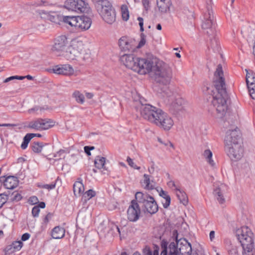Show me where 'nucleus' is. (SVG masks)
<instances>
[{"instance_id":"bf43d9fd","label":"nucleus","mask_w":255,"mask_h":255,"mask_svg":"<svg viewBox=\"0 0 255 255\" xmlns=\"http://www.w3.org/2000/svg\"><path fill=\"white\" fill-rule=\"evenodd\" d=\"M94 149V147L93 146H86L84 147V151H85V153L88 155H91L90 151Z\"/></svg>"},{"instance_id":"f3484780","label":"nucleus","mask_w":255,"mask_h":255,"mask_svg":"<svg viewBox=\"0 0 255 255\" xmlns=\"http://www.w3.org/2000/svg\"><path fill=\"white\" fill-rule=\"evenodd\" d=\"M240 137L241 133L238 128L228 130L225 138V147L234 145L235 144H241L240 142Z\"/></svg>"},{"instance_id":"72a5a7b5","label":"nucleus","mask_w":255,"mask_h":255,"mask_svg":"<svg viewBox=\"0 0 255 255\" xmlns=\"http://www.w3.org/2000/svg\"><path fill=\"white\" fill-rule=\"evenodd\" d=\"M72 97L75 99L77 103L83 104L85 102L84 95L79 91H75L72 95Z\"/></svg>"},{"instance_id":"f8f14e48","label":"nucleus","mask_w":255,"mask_h":255,"mask_svg":"<svg viewBox=\"0 0 255 255\" xmlns=\"http://www.w3.org/2000/svg\"><path fill=\"white\" fill-rule=\"evenodd\" d=\"M55 125V122L48 119H37L29 123L28 127L36 130H47Z\"/></svg>"},{"instance_id":"052dcab7","label":"nucleus","mask_w":255,"mask_h":255,"mask_svg":"<svg viewBox=\"0 0 255 255\" xmlns=\"http://www.w3.org/2000/svg\"><path fill=\"white\" fill-rule=\"evenodd\" d=\"M127 161L128 163V165L133 168L136 165L133 161L132 159L130 158L129 157H127Z\"/></svg>"},{"instance_id":"f03ea898","label":"nucleus","mask_w":255,"mask_h":255,"mask_svg":"<svg viewBox=\"0 0 255 255\" xmlns=\"http://www.w3.org/2000/svg\"><path fill=\"white\" fill-rule=\"evenodd\" d=\"M61 56L66 60L88 61L91 58L89 50L85 48L83 42L79 38L71 40L70 45Z\"/></svg>"},{"instance_id":"f257e3e1","label":"nucleus","mask_w":255,"mask_h":255,"mask_svg":"<svg viewBox=\"0 0 255 255\" xmlns=\"http://www.w3.org/2000/svg\"><path fill=\"white\" fill-rule=\"evenodd\" d=\"M214 89L212 90V104L217 113L223 115L227 109V93L222 66L218 65L213 80Z\"/></svg>"},{"instance_id":"dca6fc26","label":"nucleus","mask_w":255,"mask_h":255,"mask_svg":"<svg viewBox=\"0 0 255 255\" xmlns=\"http://www.w3.org/2000/svg\"><path fill=\"white\" fill-rule=\"evenodd\" d=\"M87 5L88 4L84 0H66L64 3L66 8L78 13L84 12Z\"/></svg>"},{"instance_id":"79ce46f5","label":"nucleus","mask_w":255,"mask_h":255,"mask_svg":"<svg viewBox=\"0 0 255 255\" xmlns=\"http://www.w3.org/2000/svg\"><path fill=\"white\" fill-rule=\"evenodd\" d=\"M224 187V186L223 185H221L220 187L215 188L214 190V195L217 198V197L219 195L222 194L223 192H224L223 188Z\"/></svg>"},{"instance_id":"b1692460","label":"nucleus","mask_w":255,"mask_h":255,"mask_svg":"<svg viewBox=\"0 0 255 255\" xmlns=\"http://www.w3.org/2000/svg\"><path fill=\"white\" fill-rule=\"evenodd\" d=\"M175 243H177V249L178 250L180 255H185L188 254H191L192 252V247L190 243L185 241V244L182 245L183 243H181L180 245L179 242H176Z\"/></svg>"},{"instance_id":"13d9d810","label":"nucleus","mask_w":255,"mask_h":255,"mask_svg":"<svg viewBox=\"0 0 255 255\" xmlns=\"http://www.w3.org/2000/svg\"><path fill=\"white\" fill-rule=\"evenodd\" d=\"M157 140L161 144H164L166 146H168L169 145L170 147H173V144L169 141H167L166 142H163L162 140L160 138H158Z\"/></svg>"},{"instance_id":"c03bdc74","label":"nucleus","mask_w":255,"mask_h":255,"mask_svg":"<svg viewBox=\"0 0 255 255\" xmlns=\"http://www.w3.org/2000/svg\"><path fill=\"white\" fill-rule=\"evenodd\" d=\"M167 184L168 186L174 192L176 191V189H179L180 188V187L178 185H177L173 180H170Z\"/></svg>"},{"instance_id":"0eeeda50","label":"nucleus","mask_w":255,"mask_h":255,"mask_svg":"<svg viewBox=\"0 0 255 255\" xmlns=\"http://www.w3.org/2000/svg\"><path fill=\"white\" fill-rule=\"evenodd\" d=\"M136 201L142 204L144 211L150 214L156 213L158 207L154 198L147 193L137 192L135 195Z\"/></svg>"},{"instance_id":"9d476101","label":"nucleus","mask_w":255,"mask_h":255,"mask_svg":"<svg viewBox=\"0 0 255 255\" xmlns=\"http://www.w3.org/2000/svg\"><path fill=\"white\" fill-rule=\"evenodd\" d=\"M237 236L241 246L255 244V235L248 226H242L238 229Z\"/></svg>"},{"instance_id":"1a4fd4ad","label":"nucleus","mask_w":255,"mask_h":255,"mask_svg":"<svg viewBox=\"0 0 255 255\" xmlns=\"http://www.w3.org/2000/svg\"><path fill=\"white\" fill-rule=\"evenodd\" d=\"M158 61H160V59L157 58L152 59L138 58L134 71L141 75H145L153 72L154 67L156 66V62Z\"/></svg>"},{"instance_id":"2eb2a0df","label":"nucleus","mask_w":255,"mask_h":255,"mask_svg":"<svg viewBox=\"0 0 255 255\" xmlns=\"http://www.w3.org/2000/svg\"><path fill=\"white\" fill-rule=\"evenodd\" d=\"M136 200H132L127 211L128 220L132 222H136L140 216L141 210Z\"/></svg>"},{"instance_id":"680f3d73","label":"nucleus","mask_w":255,"mask_h":255,"mask_svg":"<svg viewBox=\"0 0 255 255\" xmlns=\"http://www.w3.org/2000/svg\"><path fill=\"white\" fill-rule=\"evenodd\" d=\"M30 237V235L28 233H26L23 234L21 236V241H26L28 240Z\"/></svg>"},{"instance_id":"6ab92c4d","label":"nucleus","mask_w":255,"mask_h":255,"mask_svg":"<svg viewBox=\"0 0 255 255\" xmlns=\"http://www.w3.org/2000/svg\"><path fill=\"white\" fill-rule=\"evenodd\" d=\"M174 124L171 117L163 111L156 126L165 131H168Z\"/></svg>"},{"instance_id":"603ef678","label":"nucleus","mask_w":255,"mask_h":255,"mask_svg":"<svg viewBox=\"0 0 255 255\" xmlns=\"http://www.w3.org/2000/svg\"><path fill=\"white\" fill-rule=\"evenodd\" d=\"M159 195L163 198V199L170 198V196L168 194V193L162 189H161L159 192Z\"/></svg>"},{"instance_id":"58836bf2","label":"nucleus","mask_w":255,"mask_h":255,"mask_svg":"<svg viewBox=\"0 0 255 255\" xmlns=\"http://www.w3.org/2000/svg\"><path fill=\"white\" fill-rule=\"evenodd\" d=\"M122 15L123 19L127 21L129 18V12L127 6L126 5H123L121 7Z\"/></svg>"},{"instance_id":"7c9ffc66","label":"nucleus","mask_w":255,"mask_h":255,"mask_svg":"<svg viewBox=\"0 0 255 255\" xmlns=\"http://www.w3.org/2000/svg\"><path fill=\"white\" fill-rule=\"evenodd\" d=\"M176 194L178 199L179 200L180 203L183 204L184 205H186L188 204V199L186 193L179 188L176 189V191L174 192Z\"/></svg>"},{"instance_id":"4be33fe9","label":"nucleus","mask_w":255,"mask_h":255,"mask_svg":"<svg viewBox=\"0 0 255 255\" xmlns=\"http://www.w3.org/2000/svg\"><path fill=\"white\" fill-rule=\"evenodd\" d=\"M51 70L55 74L67 76L73 75L75 73L73 67L68 64L56 65L53 67Z\"/></svg>"},{"instance_id":"09e8293b","label":"nucleus","mask_w":255,"mask_h":255,"mask_svg":"<svg viewBox=\"0 0 255 255\" xmlns=\"http://www.w3.org/2000/svg\"><path fill=\"white\" fill-rule=\"evenodd\" d=\"M161 202L163 207L164 208H167L170 204L171 198H167V199H163V200Z\"/></svg>"},{"instance_id":"bb28decb","label":"nucleus","mask_w":255,"mask_h":255,"mask_svg":"<svg viewBox=\"0 0 255 255\" xmlns=\"http://www.w3.org/2000/svg\"><path fill=\"white\" fill-rule=\"evenodd\" d=\"M23 246L21 241H14L10 245L6 247L5 251L8 253H12L19 251Z\"/></svg>"},{"instance_id":"393cba45","label":"nucleus","mask_w":255,"mask_h":255,"mask_svg":"<svg viewBox=\"0 0 255 255\" xmlns=\"http://www.w3.org/2000/svg\"><path fill=\"white\" fill-rule=\"evenodd\" d=\"M158 10L162 13H166L170 9L171 5L170 0H156Z\"/></svg>"},{"instance_id":"6e6552de","label":"nucleus","mask_w":255,"mask_h":255,"mask_svg":"<svg viewBox=\"0 0 255 255\" xmlns=\"http://www.w3.org/2000/svg\"><path fill=\"white\" fill-rule=\"evenodd\" d=\"M163 93V96L168 98L170 109L174 112L178 113L184 110L185 101L180 96L174 94L168 89L164 91Z\"/></svg>"},{"instance_id":"a18cd8bd","label":"nucleus","mask_w":255,"mask_h":255,"mask_svg":"<svg viewBox=\"0 0 255 255\" xmlns=\"http://www.w3.org/2000/svg\"><path fill=\"white\" fill-rule=\"evenodd\" d=\"M42 110V109L38 107V106H35V107H34L30 109H29L28 110V113L29 114H36V115H37L38 114V111H41Z\"/></svg>"},{"instance_id":"c9c22d12","label":"nucleus","mask_w":255,"mask_h":255,"mask_svg":"<svg viewBox=\"0 0 255 255\" xmlns=\"http://www.w3.org/2000/svg\"><path fill=\"white\" fill-rule=\"evenodd\" d=\"M35 135L36 134H34L33 133H27L23 137V141L21 144V148L22 149H25L27 147L30 140L35 137Z\"/></svg>"},{"instance_id":"c85d7f7f","label":"nucleus","mask_w":255,"mask_h":255,"mask_svg":"<svg viewBox=\"0 0 255 255\" xmlns=\"http://www.w3.org/2000/svg\"><path fill=\"white\" fill-rule=\"evenodd\" d=\"M65 230L63 228L59 226L55 227L53 228L51 232L52 238L55 239H60L63 238L65 236Z\"/></svg>"},{"instance_id":"e2e57ef3","label":"nucleus","mask_w":255,"mask_h":255,"mask_svg":"<svg viewBox=\"0 0 255 255\" xmlns=\"http://www.w3.org/2000/svg\"><path fill=\"white\" fill-rule=\"evenodd\" d=\"M54 15H50L49 16V19L50 21L56 22V21L57 19V14L55 13H53Z\"/></svg>"},{"instance_id":"6e6d98bb","label":"nucleus","mask_w":255,"mask_h":255,"mask_svg":"<svg viewBox=\"0 0 255 255\" xmlns=\"http://www.w3.org/2000/svg\"><path fill=\"white\" fill-rule=\"evenodd\" d=\"M55 186H56L55 183H51L50 184H44L43 185L42 187L43 188H45V189L50 190L55 188Z\"/></svg>"},{"instance_id":"cd10ccee","label":"nucleus","mask_w":255,"mask_h":255,"mask_svg":"<svg viewBox=\"0 0 255 255\" xmlns=\"http://www.w3.org/2000/svg\"><path fill=\"white\" fill-rule=\"evenodd\" d=\"M141 183L144 188L147 190H152L155 187L153 181L150 180V176L147 174L143 175V179L141 181Z\"/></svg>"},{"instance_id":"5701e85b","label":"nucleus","mask_w":255,"mask_h":255,"mask_svg":"<svg viewBox=\"0 0 255 255\" xmlns=\"http://www.w3.org/2000/svg\"><path fill=\"white\" fill-rule=\"evenodd\" d=\"M138 58L133 54H124L121 56L120 60L127 68L134 71Z\"/></svg>"},{"instance_id":"864d4df0","label":"nucleus","mask_w":255,"mask_h":255,"mask_svg":"<svg viewBox=\"0 0 255 255\" xmlns=\"http://www.w3.org/2000/svg\"><path fill=\"white\" fill-rule=\"evenodd\" d=\"M224 192L217 197V200L220 204H223L225 202V199L224 196Z\"/></svg>"},{"instance_id":"774afa93","label":"nucleus","mask_w":255,"mask_h":255,"mask_svg":"<svg viewBox=\"0 0 255 255\" xmlns=\"http://www.w3.org/2000/svg\"><path fill=\"white\" fill-rule=\"evenodd\" d=\"M86 97L89 99H92L93 96H94V95L92 93H90V92H86Z\"/></svg>"},{"instance_id":"39448f33","label":"nucleus","mask_w":255,"mask_h":255,"mask_svg":"<svg viewBox=\"0 0 255 255\" xmlns=\"http://www.w3.org/2000/svg\"><path fill=\"white\" fill-rule=\"evenodd\" d=\"M141 116L149 123L156 125L163 111L149 104L142 105L139 108Z\"/></svg>"},{"instance_id":"2f4dec72","label":"nucleus","mask_w":255,"mask_h":255,"mask_svg":"<svg viewBox=\"0 0 255 255\" xmlns=\"http://www.w3.org/2000/svg\"><path fill=\"white\" fill-rule=\"evenodd\" d=\"M106 158L101 156H97L94 160V164L96 168L98 169H103L107 170L105 166Z\"/></svg>"},{"instance_id":"a878e982","label":"nucleus","mask_w":255,"mask_h":255,"mask_svg":"<svg viewBox=\"0 0 255 255\" xmlns=\"http://www.w3.org/2000/svg\"><path fill=\"white\" fill-rule=\"evenodd\" d=\"M18 181L16 177L14 176H8L4 181V186L8 189H13L17 186Z\"/></svg>"},{"instance_id":"7ed1b4c3","label":"nucleus","mask_w":255,"mask_h":255,"mask_svg":"<svg viewBox=\"0 0 255 255\" xmlns=\"http://www.w3.org/2000/svg\"><path fill=\"white\" fill-rule=\"evenodd\" d=\"M153 78L157 83L163 85H168L171 81L172 73L169 66L160 60L156 62V66L154 67Z\"/></svg>"},{"instance_id":"8fccbe9b","label":"nucleus","mask_w":255,"mask_h":255,"mask_svg":"<svg viewBox=\"0 0 255 255\" xmlns=\"http://www.w3.org/2000/svg\"><path fill=\"white\" fill-rule=\"evenodd\" d=\"M21 199H22L21 195L19 193L16 192V193H14L13 194V197H12L11 200L13 201H19Z\"/></svg>"},{"instance_id":"3c124183","label":"nucleus","mask_w":255,"mask_h":255,"mask_svg":"<svg viewBox=\"0 0 255 255\" xmlns=\"http://www.w3.org/2000/svg\"><path fill=\"white\" fill-rule=\"evenodd\" d=\"M229 255H239L237 248L236 247H232L229 251Z\"/></svg>"},{"instance_id":"e433bc0d","label":"nucleus","mask_w":255,"mask_h":255,"mask_svg":"<svg viewBox=\"0 0 255 255\" xmlns=\"http://www.w3.org/2000/svg\"><path fill=\"white\" fill-rule=\"evenodd\" d=\"M73 191L75 194H79L83 193L84 191V186L82 182L77 181L73 185Z\"/></svg>"},{"instance_id":"5fc2aeb1","label":"nucleus","mask_w":255,"mask_h":255,"mask_svg":"<svg viewBox=\"0 0 255 255\" xmlns=\"http://www.w3.org/2000/svg\"><path fill=\"white\" fill-rule=\"evenodd\" d=\"M155 163L153 161L151 162V165L148 168V171L149 173L151 174H153L154 170H155Z\"/></svg>"},{"instance_id":"9b49d317","label":"nucleus","mask_w":255,"mask_h":255,"mask_svg":"<svg viewBox=\"0 0 255 255\" xmlns=\"http://www.w3.org/2000/svg\"><path fill=\"white\" fill-rule=\"evenodd\" d=\"M69 45L67 36L63 35H60L55 38L52 51L56 56H61Z\"/></svg>"},{"instance_id":"20e7f679","label":"nucleus","mask_w":255,"mask_h":255,"mask_svg":"<svg viewBox=\"0 0 255 255\" xmlns=\"http://www.w3.org/2000/svg\"><path fill=\"white\" fill-rule=\"evenodd\" d=\"M96 9L103 19L111 24L116 20V12L108 0H97L95 3Z\"/></svg>"},{"instance_id":"a211bd4d","label":"nucleus","mask_w":255,"mask_h":255,"mask_svg":"<svg viewBox=\"0 0 255 255\" xmlns=\"http://www.w3.org/2000/svg\"><path fill=\"white\" fill-rule=\"evenodd\" d=\"M213 16L210 12L205 13L202 24V28L204 32L209 35L214 36L215 30L213 24Z\"/></svg>"},{"instance_id":"ea45409f","label":"nucleus","mask_w":255,"mask_h":255,"mask_svg":"<svg viewBox=\"0 0 255 255\" xmlns=\"http://www.w3.org/2000/svg\"><path fill=\"white\" fill-rule=\"evenodd\" d=\"M143 255H158V251L157 250H154L153 253L150 250V248L148 247H146L143 250Z\"/></svg>"},{"instance_id":"473e14b6","label":"nucleus","mask_w":255,"mask_h":255,"mask_svg":"<svg viewBox=\"0 0 255 255\" xmlns=\"http://www.w3.org/2000/svg\"><path fill=\"white\" fill-rule=\"evenodd\" d=\"M243 248V255H255V244L242 246Z\"/></svg>"},{"instance_id":"a19ab883","label":"nucleus","mask_w":255,"mask_h":255,"mask_svg":"<svg viewBox=\"0 0 255 255\" xmlns=\"http://www.w3.org/2000/svg\"><path fill=\"white\" fill-rule=\"evenodd\" d=\"M146 43V39H145V36L143 34L141 33L140 35V40L139 41L137 45L136 44V48H140L142 47L143 46L145 45Z\"/></svg>"},{"instance_id":"0e129e2a","label":"nucleus","mask_w":255,"mask_h":255,"mask_svg":"<svg viewBox=\"0 0 255 255\" xmlns=\"http://www.w3.org/2000/svg\"><path fill=\"white\" fill-rule=\"evenodd\" d=\"M215 233L214 231H212L210 232L209 237H210V239L211 241H213L214 240V239H215Z\"/></svg>"},{"instance_id":"338daca9","label":"nucleus","mask_w":255,"mask_h":255,"mask_svg":"<svg viewBox=\"0 0 255 255\" xmlns=\"http://www.w3.org/2000/svg\"><path fill=\"white\" fill-rule=\"evenodd\" d=\"M137 20L139 21V25L140 27L143 26V19L141 17H138Z\"/></svg>"},{"instance_id":"c756f323","label":"nucleus","mask_w":255,"mask_h":255,"mask_svg":"<svg viewBox=\"0 0 255 255\" xmlns=\"http://www.w3.org/2000/svg\"><path fill=\"white\" fill-rule=\"evenodd\" d=\"M203 158L205 159L206 162L212 167H214L216 165V163L213 159L212 152L209 149H205L202 153Z\"/></svg>"},{"instance_id":"ddd939ff","label":"nucleus","mask_w":255,"mask_h":255,"mask_svg":"<svg viewBox=\"0 0 255 255\" xmlns=\"http://www.w3.org/2000/svg\"><path fill=\"white\" fill-rule=\"evenodd\" d=\"M118 45L123 52H132L136 49V41L127 36H122L119 40Z\"/></svg>"},{"instance_id":"4468645a","label":"nucleus","mask_w":255,"mask_h":255,"mask_svg":"<svg viewBox=\"0 0 255 255\" xmlns=\"http://www.w3.org/2000/svg\"><path fill=\"white\" fill-rule=\"evenodd\" d=\"M227 155L233 161H238L244 156V150L242 144H235L234 145L226 146Z\"/></svg>"},{"instance_id":"412c9836","label":"nucleus","mask_w":255,"mask_h":255,"mask_svg":"<svg viewBox=\"0 0 255 255\" xmlns=\"http://www.w3.org/2000/svg\"><path fill=\"white\" fill-rule=\"evenodd\" d=\"M161 247L163 250L160 255H180L177 249V243L172 242L168 247L167 242L162 240L161 242Z\"/></svg>"},{"instance_id":"f704fd0d","label":"nucleus","mask_w":255,"mask_h":255,"mask_svg":"<svg viewBox=\"0 0 255 255\" xmlns=\"http://www.w3.org/2000/svg\"><path fill=\"white\" fill-rule=\"evenodd\" d=\"M96 195V193L94 190L89 189L83 194L82 201H83L84 203H86L92 198L95 197Z\"/></svg>"},{"instance_id":"423d86ee","label":"nucleus","mask_w":255,"mask_h":255,"mask_svg":"<svg viewBox=\"0 0 255 255\" xmlns=\"http://www.w3.org/2000/svg\"><path fill=\"white\" fill-rule=\"evenodd\" d=\"M62 19L65 23L74 27L78 31L88 30L92 23L91 19L85 16H63Z\"/></svg>"},{"instance_id":"de8ad7c7","label":"nucleus","mask_w":255,"mask_h":255,"mask_svg":"<svg viewBox=\"0 0 255 255\" xmlns=\"http://www.w3.org/2000/svg\"><path fill=\"white\" fill-rule=\"evenodd\" d=\"M39 200L37 197L31 196L28 199V203L31 205H35L38 202Z\"/></svg>"},{"instance_id":"4c0bfd02","label":"nucleus","mask_w":255,"mask_h":255,"mask_svg":"<svg viewBox=\"0 0 255 255\" xmlns=\"http://www.w3.org/2000/svg\"><path fill=\"white\" fill-rule=\"evenodd\" d=\"M43 144L42 142H34L31 145V148L33 151L35 153H39L41 151Z\"/></svg>"},{"instance_id":"4d7b16f0","label":"nucleus","mask_w":255,"mask_h":255,"mask_svg":"<svg viewBox=\"0 0 255 255\" xmlns=\"http://www.w3.org/2000/svg\"><path fill=\"white\" fill-rule=\"evenodd\" d=\"M142 3L144 8L147 10L150 7L149 0H142Z\"/></svg>"},{"instance_id":"69168bd1","label":"nucleus","mask_w":255,"mask_h":255,"mask_svg":"<svg viewBox=\"0 0 255 255\" xmlns=\"http://www.w3.org/2000/svg\"><path fill=\"white\" fill-rule=\"evenodd\" d=\"M14 79H16L15 77V76H10L9 77H8V78H6L4 80V83H7V82H9V81H10L11 80H14Z\"/></svg>"},{"instance_id":"49530a36","label":"nucleus","mask_w":255,"mask_h":255,"mask_svg":"<svg viewBox=\"0 0 255 255\" xmlns=\"http://www.w3.org/2000/svg\"><path fill=\"white\" fill-rule=\"evenodd\" d=\"M39 212L40 209L39 208V207L35 206L34 207H33L32 209V214L33 217H38L39 215Z\"/></svg>"},{"instance_id":"aec40b11","label":"nucleus","mask_w":255,"mask_h":255,"mask_svg":"<svg viewBox=\"0 0 255 255\" xmlns=\"http://www.w3.org/2000/svg\"><path fill=\"white\" fill-rule=\"evenodd\" d=\"M246 83L251 97L255 100V73L252 70L245 69Z\"/></svg>"},{"instance_id":"37998d69","label":"nucleus","mask_w":255,"mask_h":255,"mask_svg":"<svg viewBox=\"0 0 255 255\" xmlns=\"http://www.w3.org/2000/svg\"><path fill=\"white\" fill-rule=\"evenodd\" d=\"M8 200V196L5 194H0V208H1L3 205L6 203Z\"/></svg>"}]
</instances>
